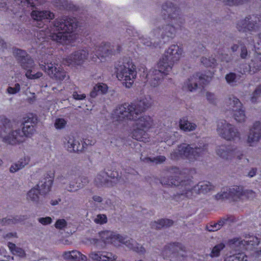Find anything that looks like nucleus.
<instances>
[{
  "label": "nucleus",
  "mask_w": 261,
  "mask_h": 261,
  "mask_svg": "<svg viewBox=\"0 0 261 261\" xmlns=\"http://www.w3.org/2000/svg\"><path fill=\"white\" fill-rule=\"evenodd\" d=\"M181 257H182V259H181V257L180 256H178V259L179 260V261H184V256H183V254H181Z\"/></svg>",
  "instance_id": "63"
},
{
  "label": "nucleus",
  "mask_w": 261,
  "mask_h": 261,
  "mask_svg": "<svg viewBox=\"0 0 261 261\" xmlns=\"http://www.w3.org/2000/svg\"><path fill=\"white\" fill-rule=\"evenodd\" d=\"M64 177H63V176H61L58 178V180L61 184H65L66 183V181H64Z\"/></svg>",
  "instance_id": "58"
},
{
  "label": "nucleus",
  "mask_w": 261,
  "mask_h": 261,
  "mask_svg": "<svg viewBox=\"0 0 261 261\" xmlns=\"http://www.w3.org/2000/svg\"><path fill=\"white\" fill-rule=\"evenodd\" d=\"M116 68L117 79L122 81L123 84L126 88L131 87L137 75L135 66L132 60H124L122 63H119Z\"/></svg>",
  "instance_id": "9"
},
{
  "label": "nucleus",
  "mask_w": 261,
  "mask_h": 261,
  "mask_svg": "<svg viewBox=\"0 0 261 261\" xmlns=\"http://www.w3.org/2000/svg\"><path fill=\"white\" fill-rule=\"evenodd\" d=\"M94 221L96 223L101 224L107 222V218L106 215L99 214L96 216Z\"/></svg>",
  "instance_id": "44"
},
{
  "label": "nucleus",
  "mask_w": 261,
  "mask_h": 261,
  "mask_svg": "<svg viewBox=\"0 0 261 261\" xmlns=\"http://www.w3.org/2000/svg\"><path fill=\"white\" fill-rule=\"evenodd\" d=\"M45 0H18L20 1V3L27 5L28 6L29 5L31 7H34L36 5H41L43 4ZM12 1L16 2L17 0H10L9 3H11Z\"/></svg>",
  "instance_id": "36"
},
{
  "label": "nucleus",
  "mask_w": 261,
  "mask_h": 261,
  "mask_svg": "<svg viewBox=\"0 0 261 261\" xmlns=\"http://www.w3.org/2000/svg\"><path fill=\"white\" fill-rule=\"evenodd\" d=\"M261 137V123L255 122L250 129L248 136L247 142L250 146H253L258 141Z\"/></svg>",
  "instance_id": "24"
},
{
  "label": "nucleus",
  "mask_w": 261,
  "mask_h": 261,
  "mask_svg": "<svg viewBox=\"0 0 261 261\" xmlns=\"http://www.w3.org/2000/svg\"><path fill=\"white\" fill-rule=\"evenodd\" d=\"M247 51L246 48L244 46L241 47V56L242 58H245L247 56Z\"/></svg>",
  "instance_id": "53"
},
{
  "label": "nucleus",
  "mask_w": 261,
  "mask_h": 261,
  "mask_svg": "<svg viewBox=\"0 0 261 261\" xmlns=\"http://www.w3.org/2000/svg\"><path fill=\"white\" fill-rule=\"evenodd\" d=\"M13 53L20 63L22 67L26 70L25 76L27 78L35 80L42 76V72H35L34 61L27 55L25 51L19 49H15Z\"/></svg>",
  "instance_id": "11"
},
{
  "label": "nucleus",
  "mask_w": 261,
  "mask_h": 261,
  "mask_svg": "<svg viewBox=\"0 0 261 261\" xmlns=\"http://www.w3.org/2000/svg\"><path fill=\"white\" fill-rule=\"evenodd\" d=\"M163 11L166 12L169 15V17L171 19L174 25H168L163 30L159 29L153 30L150 33V36L152 37L151 40H148L147 38H140V42L144 45L151 46L156 47L159 44L160 40L159 36L162 32L161 37L163 39H165L164 42L168 40L169 38H173L177 29H180L181 24L182 23L180 17H178V10L176 7L173 6L171 4L169 6L164 5L163 7Z\"/></svg>",
  "instance_id": "5"
},
{
  "label": "nucleus",
  "mask_w": 261,
  "mask_h": 261,
  "mask_svg": "<svg viewBox=\"0 0 261 261\" xmlns=\"http://www.w3.org/2000/svg\"><path fill=\"white\" fill-rule=\"evenodd\" d=\"M207 99L211 102H214L215 99V95L211 92H207L206 94Z\"/></svg>",
  "instance_id": "50"
},
{
  "label": "nucleus",
  "mask_w": 261,
  "mask_h": 261,
  "mask_svg": "<svg viewBox=\"0 0 261 261\" xmlns=\"http://www.w3.org/2000/svg\"><path fill=\"white\" fill-rule=\"evenodd\" d=\"M227 102L230 105V109L233 112V118L238 122H243L246 119L245 111L239 99L236 97H230Z\"/></svg>",
  "instance_id": "18"
},
{
  "label": "nucleus",
  "mask_w": 261,
  "mask_h": 261,
  "mask_svg": "<svg viewBox=\"0 0 261 261\" xmlns=\"http://www.w3.org/2000/svg\"><path fill=\"white\" fill-rule=\"evenodd\" d=\"M66 124V121L63 118H57L55 122V126L57 129L63 128Z\"/></svg>",
  "instance_id": "41"
},
{
  "label": "nucleus",
  "mask_w": 261,
  "mask_h": 261,
  "mask_svg": "<svg viewBox=\"0 0 261 261\" xmlns=\"http://www.w3.org/2000/svg\"><path fill=\"white\" fill-rule=\"evenodd\" d=\"M237 28L240 32H254L256 30H261V17L254 16L247 17L245 19L239 22Z\"/></svg>",
  "instance_id": "17"
},
{
  "label": "nucleus",
  "mask_w": 261,
  "mask_h": 261,
  "mask_svg": "<svg viewBox=\"0 0 261 261\" xmlns=\"http://www.w3.org/2000/svg\"><path fill=\"white\" fill-rule=\"evenodd\" d=\"M30 161V158L28 155H24L20 158L19 161L12 164L10 168V171L14 173L24 168Z\"/></svg>",
  "instance_id": "28"
},
{
  "label": "nucleus",
  "mask_w": 261,
  "mask_h": 261,
  "mask_svg": "<svg viewBox=\"0 0 261 261\" xmlns=\"http://www.w3.org/2000/svg\"><path fill=\"white\" fill-rule=\"evenodd\" d=\"M87 50L82 49L75 51L64 59V63L68 66L81 65L89 60Z\"/></svg>",
  "instance_id": "19"
},
{
  "label": "nucleus",
  "mask_w": 261,
  "mask_h": 261,
  "mask_svg": "<svg viewBox=\"0 0 261 261\" xmlns=\"http://www.w3.org/2000/svg\"><path fill=\"white\" fill-rule=\"evenodd\" d=\"M259 69V67L257 68L255 67H252V65H245V68L243 69V71H241L242 73H246V72H249L251 73H255L257 70Z\"/></svg>",
  "instance_id": "46"
},
{
  "label": "nucleus",
  "mask_w": 261,
  "mask_h": 261,
  "mask_svg": "<svg viewBox=\"0 0 261 261\" xmlns=\"http://www.w3.org/2000/svg\"><path fill=\"white\" fill-rule=\"evenodd\" d=\"M153 103L150 96H146L136 105L124 103L118 106L112 113L114 120L121 121L124 119L132 120L134 123L131 130L133 139L145 142L148 138L147 131L153 126L152 118L149 116H141L139 113L150 107Z\"/></svg>",
  "instance_id": "1"
},
{
  "label": "nucleus",
  "mask_w": 261,
  "mask_h": 261,
  "mask_svg": "<svg viewBox=\"0 0 261 261\" xmlns=\"http://www.w3.org/2000/svg\"><path fill=\"white\" fill-rule=\"evenodd\" d=\"M221 60L222 61H226V62L228 61V60L226 58V57L223 56H222V57L221 58Z\"/></svg>",
  "instance_id": "62"
},
{
  "label": "nucleus",
  "mask_w": 261,
  "mask_h": 261,
  "mask_svg": "<svg viewBox=\"0 0 261 261\" xmlns=\"http://www.w3.org/2000/svg\"><path fill=\"white\" fill-rule=\"evenodd\" d=\"M56 3L61 4L65 8H68L67 6H65V4H64L67 3V0H59V2Z\"/></svg>",
  "instance_id": "55"
},
{
  "label": "nucleus",
  "mask_w": 261,
  "mask_h": 261,
  "mask_svg": "<svg viewBox=\"0 0 261 261\" xmlns=\"http://www.w3.org/2000/svg\"><path fill=\"white\" fill-rule=\"evenodd\" d=\"M179 126L184 131H192L195 129V124L189 122L186 118H183L179 121Z\"/></svg>",
  "instance_id": "31"
},
{
  "label": "nucleus",
  "mask_w": 261,
  "mask_h": 261,
  "mask_svg": "<svg viewBox=\"0 0 261 261\" xmlns=\"http://www.w3.org/2000/svg\"><path fill=\"white\" fill-rule=\"evenodd\" d=\"M168 141H169L168 136H167V135L166 138H165L164 139V141L167 142ZM162 141H163V140H162Z\"/></svg>",
  "instance_id": "64"
},
{
  "label": "nucleus",
  "mask_w": 261,
  "mask_h": 261,
  "mask_svg": "<svg viewBox=\"0 0 261 261\" xmlns=\"http://www.w3.org/2000/svg\"><path fill=\"white\" fill-rule=\"evenodd\" d=\"M67 225V222L65 221V220L62 219H59L58 220L56 223H55V227L57 229H63L64 227H66Z\"/></svg>",
  "instance_id": "47"
},
{
  "label": "nucleus",
  "mask_w": 261,
  "mask_h": 261,
  "mask_svg": "<svg viewBox=\"0 0 261 261\" xmlns=\"http://www.w3.org/2000/svg\"><path fill=\"white\" fill-rule=\"evenodd\" d=\"M20 89V85L18 83L15 84L13 87L9 86L7 88V92L10 94H15L18 93Z\"/></svg>",
  "instance_id": "42"
},
{
  "label": "nucleus",
  "mask_w": 261,
  "mask_h": 261,
  "mask_svg": "<svg viewBox=\"0 0 261 261\" xmlns=\"http://www.w3.org/2000/svg\"><path fill=\"white\" fill-rule=\"evenodd\" d=\"M224 261H248V257L244 253L239 252L226 257Z\"/></svg>",
  "instance_id": "32"
},
{
  "label": "nucleus",
  "mask_w": 261,
  "mask_h": 261,
  "mask_svg": "<svg viewBox=\"0 0 261 261\" xmlns=\"http://www.w3.org/2000/svg\"><path fill=\"white\" fill-rule=\"evenodd\" d=\"M236 78V75L233 73L227 74L225 76L227 82L232 85L237 82Z\"/></svg>",
  "instance_id": "45"
},
{
  "label": "nucleus",
  "mask_w": 261,
  "mask_h": 261,
  "mask_svg": "<svg viewBox=\"0 0 261 261\" xmlns=\"http://www.w3.org/2000/svg\"><path fill=\"white\" fill-rule=\"evenodd\" d=\"M53 179L51 177H46L40 181L35 188L31 189L27 194V199L34 202H38L39 196V194H45L50 190L53 184Z\"/></svg>",
  "instance_id": "14"
},
{
  "label": "nucleus",
  "mask_w": 261,
  "mask_h": 261,
  "mask_svg": "<svg viewBox=\"0 0 261 261\" xmlns=\"http://www.w3.org/2000/svg\"><path fill=\"white\" fill-rule=\"evenodd\" d=\"M84 143L87 145H92L94 144V142L93 141H90L89 140L86 139L84 141Z\"/></svg>",
  "instance_id": "59"
},
{
  "label": "nucleus",
  "mask_w": 261,
  "mask_h": 261,
  "mask_svg": "<svg viewBox=\"0 0 261 261\" xmlns=\"http://www.w3.org/2000/svg\"><path fill=\"white\" fill-rule=\"evenodd\" d=\"M37 119L32 114L23 118V128L21 132L15 129L14 123L4 117H0V138L7 143L14 145L24 141V136L32 135L35 132Z\"/></svg>",
  "instance_id": "3"
},
{
  "label": "nucleus",
  "mask_w": 261,
  "mask_h": 261,
  "mask_svg": "<svg viewBox=\"0 0 261 261\" xmlns=\"http://www.w3.org/2000/svg\"><path fill=\"white\" fill-rule=\"evenodd\" d=\"M216 60L214 58H202L201 63L206 66H212L215 65Z\"/></svg>",
  "instance_id": "40"
},
{
  "label": "nucleus",
  "mask_w": 261,
  "mask_h": 261,
  "mask_svg": "<svg viewBox=\"0 0 261 261\" xmlns=\"http://www.w3.org/2000/svg\"><path fill=\"white\" fill-rule=\"evenodd\" d=\"M64 147L70 152L82 151L84 148L79 140L75 139L72 136L67 135L63 139Z\"/></svg>",
  "instance_id": "21"
},
{
  "label": "nucleus",
  "mask_w": 261,
  "mask_h": 261,
  "mask_svg": "<svg viewBox=\"0 0 261 261\" xmlns=\"http://www.w3.org/2000/svg\"><path fill=\"white\" fill-rule=\"evenodd\" d=\"M31 17L34 20L39 21L44 19L51 20L54 18L55 15L50 11H39L35 9L32 11Z\"/></svg>",
  "instance_id": "26"
},
{
  "label": "nucleus",
  "mask_w": 261,
  "mask_h": 261,
  "mask_svg": "<svg viewBox=\"0 0 261 261\" xmlns=\"http://www.w3.org/2000/svg\"><path fill=\"white\" fill-rule=\"evenodd\" d=\"M8 246L9 249L14 255L21 257H23L25 256L24 251L22 249L17 247L14 244L9 243Z\"/></svg>",
  "instance_id": "35"
},
{
  "label": "nucleus",
  "mask_w": 261,
  "mask_h": 261,
  "mask_svg": "<svg viewBox=\"0 0 261 261\" xmlns=\"http://www.w3.org/2000/svg\"><path fill=\"white\" fill-rule=\"evenodd\" d=\"M77 27L75 18L64 17L57 18L54 21L53 26L45 31L43 30L40 34H43L45 37H49L51 40L62 44H70L73 42L75 35L71 33Z\"/></svg>",
  "instance_id": "4"
},
{
  "label": "nucleus",
  "mask_w": 261,
  "mask_h": 261,
  "mask_svg": "<svg viewBox=\"0 0 261 261\" xmlns=\"http://www.w3.org/2000/svg\"><path fill=\"white\" fill-rule=\"evenodd\" d=\"M6 47V44L4 40H0V49H3Z\"/></svg>",
  "instance_id": "57"
},
{
  "label": "nucleus",
  "mask_w": 261,
  "mask_h": 261,
  "mask_svg": "<svg viewBox=\"0 0 261 261\" xmlns=\"http://www.w3.org/2000/svg\"><path fill=\"white\" fill-rule=\"evenodd\" d=\"M92 243H93V244L96 247H98V248L103 247V245L101 243V241L97 239H93Z\"/></svg>",
  "instance_id": "52"
},
{
  "label": "nucleus",
  "mask_w": 261,
  "mask_h": 261,
  "mask_svg": "<svg viewBox=\"0 0 261 261\" xmlns=\"http://www.w3.org/2000/svg\"><path fill=\"white\" fill-rule=\"evenodd\" d=\"M206 149V144L203 143H200L199 147L195 148L186 144H183L178 146L177 149L171 153V158L172 160L187 158L192 161L203 154Z\"/></svg>",
  "instance_id": "10"
},
{
  "label": "nucleus",
  "mask_w": 261,
  "mask_h": 261,
  "mask_svg": "<svg viewBox=\"0 0 261 261\" xmlns=\"http://www.w3.org/2000/svg\"><path fill=\"white\" fill-rule=\"evenodd\" d=\"M261 95V86L257 87L251 97V101L253 103L257 102V98Z\"/></svg>",
  "instance_id": "39"
},
{
  "label": "nucleus",
  "mask_w": 261,
  "mask_h": 261,
  "mask_svg": "<svg viewBox=\"0 0 261 261\" xmlns=\"http://www.w3.org/2000/svg\"><path fill=\"white\" fill-rule=\"evenodd\" d=\"M108 91V86L105 84L99 83L96 85L93 90L90 93V96L92 97H95L99 93L105 94Z\"/></svg>",
  "instance_id": "30"
},
{
  "label": "nucleus",
  "mask_w": 261,
  "mask_h": 261,
  "mask_svg": "<svg viewBox=\"0 0 261 261\" xmlns=\"http://www.w3.org/2000/svg\"><path fill=\"white\" fill-rule=\"evenodd\" d=\"M115 175H117L116 172H112L110 175L105 171L100 172L95 179V182L97 185H106V186H111L112 181H115L117 180V178L115 179Z\"/></svg>",
  "instance_id": "22"
},
{
  "label": "nucleus",
  "mask_w": 261,
  "mask_h": 261,
  "mask_svg": "<svg viewBox=\"0 0 261 261\" xmlns=\"http://www.w3.org/2000/svg\"><path fill=\"white\" fill-rule=\"evenodd\" d=\"M75 182V185H74V182H70L68 187H67V190L70 192L75 191L79 188H82L85 184L88 182V180L86 178H79L76 180Z\"/></svg>",
  "instance_id": "29"
},
{
  "label": "nucleus",
  "mask_w": 261,
  "mask_h": 261,
  "mask_svg": "<svg viewBox=\"0 0 261 261\" xmlns=\"http://www.w3.org/2000/svg\"><path fill=\"white\" fill-rule=\"evenodd\" d=\"M225 245L221 243L215 245L212 249L210 253V256L212 257H218L220 254V252L224 248Z\"/></svg>",
  "instance_id": "37"
},
{
  "label": "nucleus",
  "mask_w": 261,
  "mask_h": 261,
  "mask_svg": "<svg viewBox=\"0 0 261 261\" xmlns=\"http://www.w3.org/2000/svg\"><path fill=\"white\" fill-rule=\"evenodd\" d=\"M99 237L105 244L111 243L114 246H119L121 244H123L129 249L140 254H143L145 252V248L137 244L135 241L132 239L129 240L127 238L120 236L116 232L105 230L99 233Z\"/></svg>",
  "instance_id": "7"
},
{
  "label": "nucleus",
  "mask_w": 261,
  "mask_h": 261,
  "mask_svg": "<svg viewBox=\"0 0 261 261\" xmlns=\"http://www.w3.org/2000/svg\"><path fill=\"white\" fill-rule=\"evenodd\" d=\"M184 54L182 48L177 45H171L165 52L158 63V70L151 69L146 75L145 86L156 87L161 83L163 75L171 71L173 64L178 62Z\"/></svg>",
  "instance_id": "2"
},
{
  "label": "nucleus",
  "mask_w": 261,
  "mask_h": 261,
  "mask_svg": "<svg viewBox=\"0 0 261 261\" xmlns=\"http://www.w3.org/2000/svg\"><path fill=\"white\" fill-rule=\"evenodd\" d=\"M166 158L163 155L158 156L153 158L148 157L144 159H143V161L145 162H150L155 164H161L164 162Z\"/></svg>",
  "instance_id": "38"
},
{
  "label": "nucleus",
  "mask_w": 261,
  "mask_h": 261,
  "mask_svg": "<svg viewBox=\"0 0 261 261\" xmlns=\"http://www.w3.org/2000/svg\"><path fill=\"white\" fill-rule=\"evenodd\" d=\"M73 98L75 100H83L86 98V95L81 92L74 91L72 94Z\"/></svg>",
  "instance_id": "48"
},
{
  "label": "nucleus",
  "mask_w": 261,
  "mask_h": 261,
  "mask_svg": "<svg viewBox=\"0 0 261 261\" xmlns=\"http://www.w3.org/2000/svg\"><path fill=\"white\" fill-rule=\"evenodd\" d=\"M94 201L96 202H101L102 201V198L101 197L98 196H94L93 197Z\"/></svg>",
  "instance_id": "56"
},
{
  "label": "nucleus",
  "mask_w": 261,
  "mask_h": 261,
  "mask_svg": "<svg viewBox=\"0 0 261 261\" xmlns=\"http://www.w3.org/2000/svg\"><path fill=\"white\" fill-rule=\"evenodd\" d=\"M226 220L221 219L218 222H211L206 226L209 231H215L220 229L226 223Z\"/></svg>",
  "instance_id": "33"
},
{
  "label": "nucleus",
  "mask_w": 261,
  "mask_h": 261,
  "mask_svg": "<svg viewBox=\"0 0 261 261\" xmlns=\"http://www.w3.org/2000/svg\"><path fill=\"white\" fill-rule=\"evenodd\" d=\"M205 75L203 74H197L195 75L191 76L188 79V81L185 85V88H187L190 91H193L197 87V81L199 84H205L210 82L212 76Z\"/></svg>",
  "instance_id": "20"
},
{
  "label": "nucleus",
  "mask_w": 261,
  "mask_h": 261,
  "mask_svg": "<svg viewBox=\"0 0 261 261\" xmlns=\"http://www.w3.org/2000/svg\"><path fill=\"white\" fill-rule=\"evenodd\" d=\"M65 259L69 261H87V256L77 250L66 251L63 254Z\"/></svg>",
  "instance_id": "27"
},
{
  "label": "nucleus",
  "mask_w": 261,
  "mask_h": 261,
  "mask_svg": "<svg viewBox=\"0 0 261 261\" xmlns=\"http://www.w3.org/2000/svg\"><path fill=\"white\" fill-rule=\"evenodd\" d=\"M238 48V45H233V46H232V47H231V49H232V50L233 51H236V50H237Z\"/></svg>",
  "instance_id": "61"
},
{
  "label": "nucleus",
  "mask_w": 261,
  "mask_h": 261,
  "mask_svg": "<svg viewBox=\"0 0 261 261\" xmlns=\"http://www.w3.org/2000/svg\"><path fill=\"white\" fill-rule=\"evenodd\" d=\"M172 172L176 173H180V171L178 168H174L172 169Z\"/></svg>",
  "instance_id": "60"
},
{
  "label": "nucleus",
  "mask_w": 261,
  "mask_h": 261,
  "mask_svg": "<svg viewBox=\"0 0 261 261\" xmlns=\"http://www.w3.org/2000/svg\"><path fill=\"white\" fill-rule=\"evenodd\" d=\"M173 224V221L169 219H161L154 222L152 227L156 229H160L164 226H170Z\"/></svg>",
  "instance_id": "34"
},
{
  "label": "nucleus",
  "mask_w": 261,
  "mask_h": 261,
  "mask_svg": "<svg viewBox=\"0 0 261 261\" xmlns=\"http://www.w3.org/2000/svg\"><path fill=\"white\" fill-rule=\"evenodd\" d=\"M163 185L168 186H180L182 192L180 194H177L174 196V199L178 201L185 199L186 198L191 197L194 192L195 193H207L213 188V185L207 181H203L199 183L197 185L193 186V183L191 180L181 181L179 182L176 179H171L168 181L162 180Z\"/></svg>",
  "instance_id": "6"
},
{
  "label": "nucleus",
  "mask_w": 261,
  "mask_h": 261,
  "mask_svg": "<svg viewBox=\"0 0 261 261\" xmlns=\"http://www.w3.org/2000/svg\"><path fill=\"white\" fill-rule=\"evenodd\" d=\"M216 151L217 154L220 158L226 161L233 162V160H237L239 162V161L243 160L244 164L248 162L247 159H243L244 154L242 151L237 148L222 145L218 147Z\"/></svg>",
  "instance_id": "13"
},
{
  "label": "nucleus",
  "mask_w": 261,
  "mask_h": 261,
  "mask_svg": "<svg viewBox=\"0 0 261 261\" xmlns=\"http://www.w3.org/2000/svg\"><path fill=\"white\" fill-rule=\"evenodd\" d=\"M38 221L42 225H45L51 223L52 219L49 217L45 218H40L38 219Z\"/></svg>",
  "instance_id": "49"
},
{
  "label": "nucleus",
  "mask_w": 261,
  "mask_h": 261,
  "mask_svg": "<svg viewBox=\"0 0 261 261\" xmlns=\"http://www.w3.org/2000/svg\"><path fill=\"white\" fill-rule=\"evenodd\" d=\"M258 239L254 236L246 237L245 239L242 240L240 238H234L229 241V245L231 249L234 251L241 250H246L253 251L251 255L255 259L261 258V249L259 250H254L256 246L259 244Z\"/></svg>",
  "instance_id": "8"
},
{
  "label": "nucleus",
  "mask_w": 261,
  "mask_h": 261,
  "mask_svg": "<svg viewBox=\"0 0 261 261\" xmlns=\"http://www.w3.org/2000/svg\"><path fill=\"white\" fill-rule=\"evenodd\" d=\"M217 130L220 136L226 140H234L240 138V134L237 129L225 120H222L218 123Z\"/></svg>",
  "instance_id": "16"
},
{
  "label": "nucleus",
  "mask_w": 261,
  "mask_h": 261,
  "mask_svg": "<svg viewBox=\"0 0 261 261\" xmlns=\"http://www.w3.org/2000/svg\"><path fill=\"white\" fill-rule=\"evenodd\" d=\"M13 222V220L10 219L5 218V219H2V220H0V223L2 224V225H5L6 224H10Z\"/></svg>",
  "instance_id": "51"
},
{
  "label": "nucleus",
  "mask_w": 261,
  "mask_h": 261,
  "mask_svg": "<svg viewBox=\"0 0 261 261\" xmlns=\"http://www.w3.org/2000/svg\"><path fill=\"white\" fill-rule=\"evenodd\" d=\"M256 172V169L255 168H252L248 173V176L250 177L254 176Z\"/></svg>",
  "instance_id": "54"
},
{
  "label": "nucleus",
  "mask_w": 261,
  "mask_h": 261,
  "mask_svg": "<svg viewBox=\"0 0 261 261\" xmlns=\"http://www.w3.org/2000/svg\"><path fill=\"white\" fill-rule=\"evenodd\" d=\"M173 248V246L172 245H170V246H168V247L166 248L163 252V255L164 257L167 258L170 257L171 255L174 256V253L172 250Z\"/></svg>",
  "instance_id": "43"
},
{
  "label": "nucleus",
  "mask_w": 261,
  "mask_h": 261,
  "mask_svg": "<svg viewBox=\"0 0 261 261\" xmlns=\"http://www.w3.org/2000/svg\"><path fill=\"white\" fill-rule=\"evenodd\" d=\"M40 68L48 73L51 77L59 81L66 80L69 79L66 72L63 69L61 65L55 62L39 63Z\"/></svg>",
  "instance_id": "15"
},
{
  "label": "nucleus",
  "mask_w": 261,
  "mask_h": 261,
  "mask_svg": "<svg viewBox=\"0 0 261 261\" xmlns=\"http://www.w3.org/2000/svg\"><path fill=\"white\" fill-rule=\"evenodd\" d=\"M89 257L93 261H115L117 256L111 252L106 251H92Z\"/></svg>",
  "instance_id": "23"
},
{
  "label": "nucleus",
  "mask_w": 261,
  "mask_h": 261,
  "mask_svg": "<svg viewBox=\"0 0 261 261\" xmlns=\"http://www.w3.org/2000/svg\"><path fill=\"white\" fill-rule=\"evenodd\" d=\"M96 57H93L91 58V60L94 62L96 61V58L101 57H105L110 54H115L116 51L112 49L111 44L107 42H102L100 45L97 47L95 49Z\"/></svg>",
  "instance_id": "25"
},
{
  "label": "nucleus",
  "mask_w": 261,
  "mask_h": 261,
  "mask_svg": "<svg viewBox=\"0 0 261 261\" xmlns=\"http://www.w3.org/2000/svg\"><path fill=\"white\" fill-rule=\"evenodd\" d=\"M254 195V193L251 190L244 191L242 187L234 186L230 188H223L220 192L216 195V198L218 200L232 199L234 200H237L239 199H243L244 196L247 198H251Z\"/></svg>",
  "instance_id": "12"
}]
</instances>
